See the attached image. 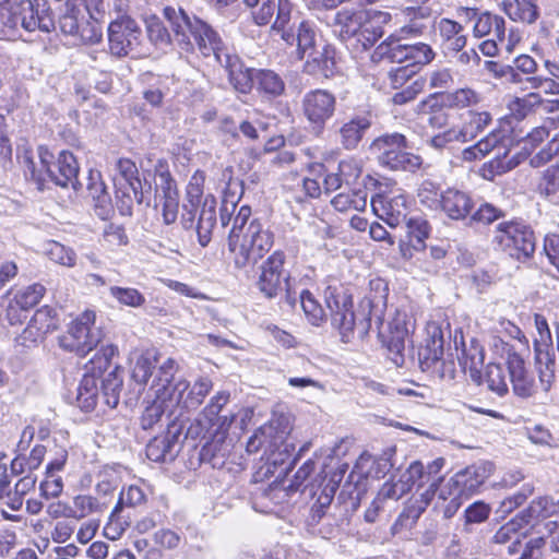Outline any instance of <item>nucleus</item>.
<instances>
[{"instance_id": "nucleus-31", "label": "nucleus", "mask_w": 559, "mask_h": 559, "mask_svg": "<svg viewBox=\"0 0 559 559\" xmlns=\"http://www.w3.org/2000/svg\"><path fill=\"white\" fill-rule=\"evenodd\" d=\"M88 180L87 190L91 198L95 201L96 215L105 219L111 212L110 195L100 180L99 173L91 171Z\"/></svg>"}, {"instance_id": "nucleus-37", "label": "nucleus", "mask_w": 559, "mask_h": 559, "mask_svg": "<svg viewBox=\"0 0 559 559\" xmlns=\"http://www.w3.org/2000/svg\"><path fill=\"white\" fill-rule=\"evenodd\" d=\"M402 36L391 34L374 50V55L386 57L392 62L407 64L408 44H402Z\"/></svg>"}, {"instance_id": "nucleus-43", "label": "nucleus", "mask_w": 559, "mask_h": 559, "mask_svg": "<svg viewBox=\"0 0 559 559\" xmlns=\"http://www.w3.org/2000/svg\"><path fill=\"white\" fill-rule=\"evenodd\" d=\"M528 154L530 152L525 151L524 153H518L510 158L507 155H504L502 158L496 157L491 159L484 167V177L492 180L493 177L510 171L511 169L520 165L527 157Z\"/></svg>"}, {"instance_id": "nucleus-58", "label": "nucleus", "mask_w": 559, "mask_h": 559, "mask_svg": "<svg viewBox=\"0 0 559 559\" xmlns=\"http://www.w3.org/2000/svg\"><path fill=\"white\" fill-rule=\"evenodd\" d=\"M46 253L48 258L55 263H58L67 267H72L75 265V252L71 248H68L61 245L60 242L50 241L48 243Z\"/></svg>"}, {"instance_id": "nucleus-48", "label": "nucleus", "mask_w": 559, "mask_h": 559, "mask_svg": "<svg viewBox=\"0 0 559 559\" xmlns=\"http://www.w3.org/2000/svg\"><path fill=\"white\" fill-rule=\"evenodd\" d=\"M104 511V504L99 500L90 495H79L73 499L72 520L80 521L94 513Z\"/></svg>"}, {"instance_id": "nucleus-10", "label": "nucleus", "mask_w": 559, "mask_h": 559, "mask_svg": "<svg viewBox=\"0 0 559 559\" xmlns=\"http://www.w3.org/2000/svg\"><path fill=\"white\" fill-rule=\"evenodd\" d=\"M324 300L331 313L332 325L340 331L343 342H349L355 328L352 295L342 286H328Z\"/></svg>"}, {"instance_id": "nucleus-53", "label": "nucleus", "mask_w": 559, "mask_h": 559, "mask_svg": "<svg viewBox=\"0 0 559 559\" xmlns=\"http://www.w3.org/2000/svg\"><path fill=\"white\" fill-rule=\"evenodd\" d=\"M340 174H329L324 177L323 188L326 193L337 190L342 186V176H353L358 177L360 174V168L355 162H341L340 163Z\"/></svg>"}, {"instance_id": "nucleus-42", "label": "nucleus", "mask_w": 559, "mask_h": 559, "mask_svg": "<svg viewBox=\"0 0 559 559\" xmlns=\"http://www.w3.org/2000/svg\"><path fill=\"white\" fill-rule=\"evenodd\" d=\"M84 10L75 0H68L63 14L59 19V27L62 33L75 36L85 19Z\"/></svg>"}, {"instance_id": "nucleus-27", "label": "nucleus", "mask_w": 559, "mask_h": 559, "mask_svg": "<svg viewBox=\"0 0 559 559\" xmlns=\"http://www.w3.org/2000/svg\"><path fill=\"white\" fill-rule=\"evenodd\" d=\"M367 21L361 23L357 43L367 49L371 47L383 35L382 26L389 23L391 15L388 12L367 10Z\"/></svg>"}, {"instance_id": "nucleus-36", "label": "nucleus", "mask_w": 559, "mask_h": 559, "mask_svg": "<svg viewBox=\"0 0 559 559\" xmlns=\"http://www.w3.org/2000/svg\"><path fill=\"white\" fill-rule=\"evenodd\" d=\"M155 394V400L148 405L142 416H141V426L143 429L147 430L153 428L155 424H157L164 415H166L173 423H175V413L171 408H168L166 401V396H164V392Z\"/></svg>"}, {"instance_id": "nucleus-33", "label": "nucleus", "mask_w": 559, "mask_h": 559, "mask_svg": "<svg viewBox=\"0 0 559 559\" xmlns=\"http://www.w3.org/2000/svg\"><path fill=\"white\" fill-rule=\"evenodd\" d=\"M311 59L305 63V71L309 74H321L329 78L335 69V50L331 46H324L322 51L310 53Z\"/></svg>"}, {"instance_id": "nucleus-52", "label": "nucleus", "mask_w": 559, "mask_h": 559, "mask_svg": "<svg viewBox=\"0 0 559 559\" xmlns=\"http://www.w3.org/2000/svg\"><path fill=\"white\" fill-rule=\"evenodd\" d=\"M299 299L308 321L312 325L319 326L325 320V312L322 306L309 290H302Z\"/></svg>"}, {"instance_id": "nucleus-13", "label": "nucleus", "mask_w": 559, "mask_h": 559, "mask_svg": "<svg viewBox=\"0 0 559 559\" xmlns=\"http://www.w3.org/2000/svg\"><path fill=\"white\" fill-rule=\"evenodd\" d=\"M285 254L273 252L262 265L258 281L260 292L267 298H274L288 284V275L284 271Z\"/></svg>"}, {"instance_id": "nucleus-1", "label": "nucleus", "mask_w": 559, "mask_h": 559, "mask_svg": "<svg viewBox=\"0 0 559 559\" xmlns=\"http://www.w3.org/2000/svg\"><path fill=\"white\" fill-rule=\"evenodd\" d=\"M163 16L168 22L175 44L180 50L190 52L197 46L203 57H214L218 63H223L224 53L229 50L209 24L195 16L190 17L183 9L171 5L163 9Z\"/></svg>"}, {"instance_id": "nucleus-7", "label": "nucleus", "mask_w": 559, "mask_h": 559, "mask_svg": "<svg viewBox=\"0 0 559 559\" xmlns=\"http://www.w3.org/2000/svg\"><path fill=\"white\" fill-rule=\"evenodd\" d=\"M502 251L518 261L528 260L535 252L533 230L520 222H502L497 225L492 237Z\"/></svg>"}, {"instance_id": "nucleus-23", "label": "nucleus", "mask_w": 559, "mask_h": 559, "mask_svg": "<svg viewBox=\"0 0 559 559\" xmlns=\"http://www.w3.org/2000/svg\"><path fill=\"white\" fill-rule=\"evenodd\" d=\"M368 17L366 9H343L335 13L333 26L343 41L355 39L359 34L361 23Z\"/></svg>"}, {"instance_id": "nucleus-44", "label": "nucleus", "mask_w": 559, "mask_h": 559, "mask_svg": "<svg viewBox=\"0 0 559 559\" xmlns=\"http://www.w3.org/2000/svg\"><path fill=\"white\" fill-rule=\"evenodd\" d=\"M520 514H525L530 523L534 519H545L559 514V499L555 501L550 497H540L533 500L530 507Z\"/></svg>"}, {"instance_id": "nucleus-51", "label": "nucleus", "mask_w": 559, "mask_h": 559, "mask_svg": "<svg viewBox=\"0 0 559 559\" xmlns=\"http://www.w3.org/2000/svg\"><path fill=\"white\" fill-rule=\"evenodd\" d=\"M407 234L409 236V243L415 250L425 249V240L430 233V226L424 218H411L406 222Z\"/></svg>"}, {"instance_id": "nucleus-8", "label": "nucleus", "mask_w": 559, "mask_h": 559, "mask_svg": "<svg viewBox=\"0 0 559 559\" xmlns=\"http://www.w3.org/2000/svg\"><path fill=\"white\" fill-rule=\"evenodd\" d=\"M213 386L209 378H200L191 386L185 379H178L169 391L160 390L168 401V408L175 413V419H179L186 412L197 409Z\"/></svg>"}, {"instance_id": "nucleus-39", "label": "nucleus", "mask_w": 559, "mask_h": 559, "mask_svg": "<svg viewBox=\"0 0 559 559\" xmlns=\"http://www.w3.org/2000/svg\"><path fill=\"white\" fill-rule=\"evenodd\" d=\"M157 361L158 354L155 349H146L136 355L131 372L132 379L139 384H146Z\"/></svg>"}, {"instance_id": "nucleus-47", "label": "nucleus", "mask_w": 559, "mask_h": 559, "mask_svg": "<svg viewBox=\"0 0 559 559\" xmlns=\"http://www.w3.org/2000/svg\"><path fill=\"white\" fill-rule=\"evenodd\" d=\"M417 198L420 205L430 211L438 212L441 198H443V191H440L439 186L433 181L425 180L417 190Z\"/></svg>"}, {"instance_id": "nucleus-49", "label": "nucleus", "mask_w": 559, "mask_h": 559, "mask_svg": "<svg viewBox=\"0 0 559 559\" xmlns=\"http://www.w3.org/2000/svg\"><path fill=\"white\" fill-rule=\"evenodd\" d=\"M331 204L336 211L346 212L348 210L364 211L367 205V195L362 190L353 193H338Z\"/></svg>"}, {"instance_id": "nucleus-61", "label": "nucleus", "mask_w": 559, "mask_h": 559, "mask_svg": "<svg viewBox=\"0 0 559 559\" xmlns=\"http://www.w3.org/2000/svg\"><path fill=\"white\" fill-rule=\"evenodd\" d=\"M437 495V481L433 480L429 487L420 493L418 499H415L411 502L406 510V516L412 518L413 520H417L420 514L426 510V508L430 504L433 497Z\"/></svg>"}, {"instance_id": "nucleus-63", "label": "nucleus", "mask_w": 559, "mask_h": 559, "mask_svg": "<svg viewBox=\"0 0 559 559\" xmlns=\"http://www.w3.org/2000/svg\"><path fill=\"white\" fill-rule=\"evenodd\" d=\"M431 96L439 97L442 104L451 100L452 105H472L481 100L479 95L471 88H461L451 95L437 92Z\"/></svg>"}, {"instance_id": "nucleus-9", "label": "nucleus", "mask_w": 559, "mask_h": 559, "mask_svg": "<svg viewBox=\"0 0 559 559\" xmlns=\"http://www.w3.org/2000/svg\"><path fill=\"white\" fill-rule=\"evenodd\" d=\"M94 322L93 311L83 312L69 325L68 331L59 336V346L78 356L87 355L100 341L99 331L93 328Z\"/></svg>"}, {"instance_id": "nucleus-50", "label": "nucleus", "mask_w": 559, "mask_h": 559, "mask_svg": "<svg viewBox=\"0 0 559 559\" xmlns=\"http://www.w3.org/2000/svg\"><path fill=\"white\" fill-rule=\"evenodd\" d=\"M249 8H255L252 12L254 22L258 25H266L271 22L274 12H278L280 0H243Z\"/></svg>"}, {"instance_id": "nucleus-24", "label": "nucleus", "mask_w": 559, "mask_h": 559, "mask_svg": "<svg viewBox=\"0 0 559 559\" xmlns=\"http://www.w3.org/2000/svg\"><path fill=\"white\" fill-rule=\"evenodd\" d=\"M466 15L474 21L473 32L476 37L493 36L504 41V20L489 12L478 13L474 9H466Z\"/></svg>"}, {"instance_id": "nucleus-4", "label": "nucleus", "mask_w": 559, "mask_h": 559, "mask_svg": "<svg viewBox=\"0 0 559 559\" xmlns=\"http://www.w3.org/2000/svg\"><path fill=\"white\" fill-rule=\"evenodd\" d=\"M20 26L48 33L53 23L48 15H38L31 0H0V38L14 39Z\"/></svg>"}, {"instance_id": "nucleus-40", "label": "nucleus", "mask_w": 559, "mask_h": 559, "mask_svg": "<svg viewBox=\"0 0 559 559\" xmlns=\"http://www.w3.org/2000/svg\"><path fill=\"white\" fill-rule=\"evenodd\" d=\"M145 28L148 40L157 48L166 49L175 44L174 33H169L157 15H148L145 19Z\"/></svg>"}, {"instance_id": "nucleus-11", "label": "nucleus", "mask_w": 559, "mask_h": 559, "mask_svg": "<svg viewBox=\"0 0 559 559\" xmlns=\"http://www.w3.org/2000/svg\"><path fill=\"white\" fill-rule=\"evenodd\" d=\"M142 29L130 16H121L108 26V41L111 55L126 57L141 44Z\"/></svg>"}, {"instance_id": "nucleus-64", "label": "nucleus", "mask_w": 559, "mask_h": 559, "mask_svg": "<svg viewBox=\"0 0 559 559\" xmlns=\"http://www.w3.org/2000/svg\"><path fill=\"white\" fill-rule=\"evenodd\" d=\"M259 87L270 95H280L284 91V82L273 71H260L258 74Z\"/></svg>"}, {"instance_id": "nucleus-28", "label": "nucleus", "mask_w": 559, "mask_h": 559, "mask_svg": "<svg viewBox=\"0 0 559 559\" xmlns=\"http://www.w3.org/2000/svg\"><path fill=\"white\" fill-rule=\"evenodd\" d=\"M198 222L192 228H195L198 241L202 247H206L211 239L214 227L216 226V201L212 195H206L201 209H198Z\"/></svg>"}, {"instance_id": "nucleus-5", "label": "nucleus", "mask_w": 559, "mask_h": 559, "mask_svg": "<svg viewBox=\"0 0 559 559\" xmlns=\"http://www.w3.org/2000/svg\"><path fill=\"white\" fill-rule=\"evenodd\" d=\"M405 136L401 133L384 134L370 144L379 163L392 170L415 171L421 165L419 156L405 151Z\"/></svg>"}, {"instance_id": "nucleus-14", "label": "nucleus", "mask_w": 559, "mask_h": 559, "mask_svg": "<svg viewBox=\"0 0 559 559\" xmlns=\"http://www.w3.org/2000/svg\"><path fill=\"white\" fill-rule=\"evenodd\" d=\"M371 206L374 214L391 227L406 222L408 202L402 192L377 194L371 199Z\"/></svg>"}, {"instance_id": "nucleus-12", "label": "nucleus", "mask_w": 559, "mask_h": 559, "mask_svg": "<svg viewBox=\"0 0 559 559\" xmlns=\"http://www.w3.org/2000/svg\"><path fill=\"white\" fill-rule=\"evenodd\" d=\"M117 176L114 177L115 187L122 193V214H131L133 201L143 202L142 182L134 162L120 158L115 164Z\"/></svg>"}, {"instance_id": "nucleus-26", "label": "nucleus", "mask_w": 559, "mask_h": 559, "mask_svg": "<svg viewBox=\"0 0 559 559\" xmlns=\"http://www.w3.org/2000/svg\"><path fill=\"white\" fill-rule=\"evenodd\" d=\"M228 72L229 82L240 93H248L253 85V70L246 68L237 55L224 53L223 63H219Z\"/></svg>"}, {"instance_id": "nucleus-29", "label": "nucleus", "mask_w": 559, "mask_h": 559, "mask_svg": "<svg viewBox=\"0 0 559 559\" xmlns=\"http://www.w3.org/2000/svg\"><path fill=\"white\" fill-rule=\"evenodd\" d=\"M484 348L478 341L472 338L467 346L463 343L462 355L459 357L460 365L471 379L476 383L483 382L481 368L484 366Z\"/></svg>"}, {"instance_id": "nucleus-57", "label": "nucleus", "mask_w": 559, "mask_h": 559, "mask_svg": "<svg viewBox=\"0 0 559 559\" xmlns=\"http://www.w3.org/2000/svg\"><path fill=\"white\" fill-rule=\"evenodd\" d=\"M33 326L39 331L43 335L51 333L58 328V320L56 319V312L50 307H43L38 309L29 321Z\"/></svg>"}, {"instance_id": "nucleus-18", "label": "nucleus", "mask_w": 559, "mask_h": 559, "mask_svg": "<svg viewBox=\"0 0 559 559\" xmlns=\"http://www.w3.org/2000/svg\"><path fill=\"white\" fill-rule=\"evenodd\" d=\"M530 520L525 514H518L514 519L503 524L492 536V542L497 545L507 546L509 555H515L522 546V538L526 536L525 527Z\"/></svg>"}, {"instance_id": "nucleus-6", "label": "nucleus", "mask_w": 559, "mask_h": 559, "mask_svg": "<svg viewBox=\"0 0 559 559\" xmlns=\"http://www.w3.org/2000/svg\"><path fill=\"white\" fill-rule=\"evenodd\" d=\"M293 5L288 0H280L278 12L272 25V29L281 34V38L287 45H296L297 55L302 59L307 52L313 49L316 44V31L308 21H300L297 27L292 22Z\"/></svg>"}, {"instance_id": "nucleus-41", "label": "nucleus", "mask_w": 559, "mask_h": 559, "mask_svg": "<svg viewBox=\"0 0 559 559\" xmlns=\"http://www.w3.org/2000/svg\"><path fill=\"white\" fill-rule=\"evenodd\" d=\"M122 384V370L119 367H115V369L108 372L103 379L102 396L105 404L110 408H115L119 404Z\"/></svg>"}, {"instance_id": "nucleus-56", "label": "nucleus", "mask_w": 559, "mask_h": 559, "mask_svg": "<svg viewBox=\"0 0 559 559\" xmlns=\"http://www.w3.org/2000/svg\"><path fill=\"white\" fill-rule=\"evenodd\" d=\"M490 511V507L483 501H476L471 504L464 512L463 532L471 533L473 524H480L487 521Z\"/></svg>"}, {"instance_id": "nucleus-19", "label": "nucleus", "mask_w": 559, "mask_h": 559, "mask_svg": "<svg viewBox=\"0 0 559 559\" xmlns=\"http://www.w3.org/2000/svg\"><path fill=\"white\" fill-rule=\"evenodd\" d=\"M423 475L424 465L420 462H413L407 471L404 472L397 480L386 481L382 485L378 493V500L397 501L411 491L416 479L421 478Z\"/></svg>"}, {"instance_id": "nucleus-45", "label": "nucleus", "mask_w": 559, "mask_h": 559, "mask_svg": "<svg viewBox=\"0 0 559 559\" xmlns=\"http://www.w3.org/2000/svg\"><path fill=\"white\" fill-rule=\"evenodd\" d=\"M389 349L393 353L401 354L405 346V338L408 335L405 314L396 313V317L389 322Z\"/></svg>"}, {"instance_id": "nucleus-34", "label": "nucleus", "mask_w": 559, "mask_h": 559, "mask_svg": "<svg viewBox=\"0 0 559 559\" xmlns=\"http://www.w3.org/2000/svg\"><path fill=\"white\" fill-rule=\"evenodd\" d=\"M371 127L370 115L357 116L341 128L342 143L345 148H355L365 132Z\"/></svg>"}, {"instance_id": "nucleus-46", "label": "nucleus", "mask_w": 559, "mask_h": 559, "mask_svg": "<svg viewBox=\"0 0 559 559\" xmlns=\"http://www.w3.org/2000/svg\"><path fill=\"white\" fill-rule=\"evenodd\" d=\"M178 364L173 358H167L164 360L157 368L156 374L153 379L152 389L155 394L160 393V390H171L173 385L176 381H174V377L178 371Z\"/></svg>"}, {"instance_id": "nucleus-22", "label": "nucleus", "mask_w": 559, "mask_h": 559, "mask_svg": "<svg viewBox=\"0 0 559 559\" xmlns=\"http://www.w3.org/2000/svg\"><path fill=\"white\" fill-rule=\"evenodd\" d=\"M473 207V199L467 192L455 188H448L443 191L438 213H443L451 219L460 221L466 218Z\"/></svg>"}, {"instance_id": "nucleus-2", "label": "nucleus", "mask_w": 559, "mask_h": 559, "mask_svg": "<svg viewBox=\"0 0 559 559\" xmlns=\"http://www.w3.org/2000/svg\"><path fill=\"white\" fill-rule=\"evenodd\" d=\"M250 207L242 205L233 218V227L228 236V249L238 269L255 264L273 245L272 234L258 221H250Z\"/></svg>"}, {"instance_id": "nucleus-20", "label": "nucleus", "mask_w": 559, "mask_h": 559, "mask_svg": "<svg viewBox=\"0 0 559 559\" xmlns=\"http://www.w3.org/2000/svg\"><path fill=\"white\" fill-rule=\"evenodd\" d=\"M204 182L205 174L202 170H197L189 180L186 191V203L183 204L180 221L185 229H192L194 225L198 209L205 199V197H203Z\"/></svg>"}, {"instance_id": "nucleus-35", "label": "nucleus", "mask_w": 559, "mask_h": 559, "mask_svg": "<svg viewBox=\"0 0 559 559\" xmlns=\"http://www.w3.org/2000/svg\"><path fill=\"white\" fill-rule=\"evenodd\" d=\"M433 335L427 340L425 347L418 353L419 362L423 370L435 368L443 356V338L441 331L437 326H432Z\"/></svg>"}, {"instance_id": "nucleus-54", "label": "nucleus", "mask_w": 559, "mask_h": 559, "mask_svg": "<svg viewBox=\"0 0 559 559\" xmlns=\"http://www.w3.org/2000/svg\"><path fill=\"white\" fill-rule=\"evenodd\" d=\"M110 295L122 306L140 308L145 304V297L136 288L111 286Z\"/></svg>"}, {"instance_id": "nucleus-25", "label": "nucleus", "mask_w": 559, "mask_h": 559, "mask_svg": "<svg viewBox=\"0 0 559 559\" xmlns=\"http://www.w3.org/2000/svg\"><path fill=\"white\" fill-rule=\"evenodd\" d=\"M508 370L515 395L527 399L536 392L535 381L524 367V360L518 354L508 358Z\"/></svg>"}, {"instance_id": "nucleus-30", "label": "nucleus", "mask_w": 559, "mask_h": 559, "mask_svg": "<svg viewBox=\"0 0 559 559\" xmlns=\"http://www.w3.org/2000/svg\"><path fill=\"white\" fill-rule=\"evenodd\" d=\"M316 467V462L311 459L306 461L296 472L294 476V480L288 485L284 486L282 484H272L270 487L262 493L263 498H267L275 503H280L286 499L288 496L287 490L296 491L298 488L308 479V477L313 473Z\"/></svg>"}, {"instance_id": "nucleus-60", "label": "nucleus", "mask_w": 559, "mask_h": 559, "mask_svg": "<svg viewBox=\"0 0 559 559\" xmlns=\"http://www.w3.org/2000/svg\"><path fill=\"white\" fill-rule=\"evenodd\" d=\"M540 195L546 198L555 195L559 191V165H551L543 171L537 185Z\"/></svg>"}, {"instance_id": "nucleus-3", "label": "nucleus", "mask_w": 559, "mask_h": 559, "mask_svg": "<svg viewBox=\"0 0 559 559\" xmlns=\"http://www.w3.org/2000/svg\"><path fill=\"white\" fill-rule=\"evenodd\" d=\"M47 151H39V167L28 155H24L25 177L35 181L39 190L44 189L45 182L49 179L55 185L67 188L71 186L74 190L79 189L78 180L79 165L74 155L68 151H62L56 163H51Z\"/></svg>"}, {"instance_id": "nucleus-32", "label": "nucleus", "mask_w": 559, "mask_h": 559, "mask_svg": "<svg viewBox=\"0 0 559 559\" xmlns=\"http://www.w3.org/2000/svg\"><path fill=\"white\" fill-rule=\"evenodd\" d=\"M503 12L515 22L533 23L537 11L532 0H496Z\"/></svg>"}, {"instance_id": "nucleus-62", "label": "nucleus", "mask_w": 559, "mask_h": 559, "mask_svg": "<svg viewBox=\"0 0 559 559\" xmlns=\"http://www.w3.org/2000/svg\"><path fill=\"white\" fill-rule=\"evenodd\" d=\"M99 20L100 19L85 17L75 36H78L84 44L99 43L103 37Z\"/></svg>"}, {"instance_id": "nucleus-16", "label": "nucleus", "mask_w": 559, "mask_h": 559, "mask_svg": "<svg viewBox=\"0 0 559 559\" xmlns=\"http://www.w3.org/2000/svg\"><path fill=\"white\" fill-rule=\"evenodd\" d=\"M156 199L162 206V216L165 224L170 225L176 222L179 210V194L176 181L171 178L169 171H162L158 175L156 183Z\"/></svg>"}, {"instance_id": "nucleus-17", "label": "nucleus", "mask_w": 559, "mask_h": 559, "mask_svg": "<svg viewBox=\"0 0 559 559\" xmlns=\"http://www.w3.org/2000/svg\"><path fill=\"white\" fill-rule=\"evenodd\" d=\"M493 465L490 462H480L471 465L452 476V486L459 488L464 498H468L486 481L492 474Z\"/></svg>"}, {"instance_id": "nucleus-55", "label": "nucleus", "mask_w": 559, "mask_h": 559, "mask_svg": "<svg viewBox=\"0 0 559 559\" xmlns=\"http://www.w3.org/2000/svg\"><path fill=\"white\" fill-rule=\"evenodd\" d=\"M485 381L490 391L499 396H503L508 392V383L502 366L489 364L486 368Z\"/></svg>"}, {"instance_id": "nucleus-15", "label": "nucleus", "mask_w": 559, "mask_h": 559, "mask_svg": "<svg viewBox=\"0 0 559 559\" xmlns=\"http://www.w3.org/2000/svg\"><path fill=\"white\" fill-rule=\"evenodd\" d=\"M181 430L175 423L168 424L165 435L153 438L146 445V456L153 462L173 461L179 452Z\"/></svg>"}, {"instance_id": "nucleus-59", "label": "nucleus", "mask_w": 559, "mask_h": 559, "mask_svg": "<svg viewBox=\"0 0 559 559\" xmlns=\"http://www.w3.org/2000/svg\"><path fill=\"white\" fill-rule=\"evenodd\" d=\"M435 53L429 45L424 43H417L413 45H408L407 52V64L414 69H417L420 66L428 64L433 59Z\"/></svg>"}, {"instance_id": "nucleus-21", "label": "nucleus", "mask_w": 559, "mask_h": 559, "mask_svg": "<svg viewBox=\"0 0 559 559\" xmlns=\"http://www.w3.org/2000/svg\"><path fill=\"white\" fill-rule=\"evenodd\" d=\"M46 293L44 285L36 283L19 290L9 302L7 318L11 324L22 321L21 311H27L39 304Z\"/></svg>"}, {"instance_id": "nucleus-38", "label": "nucleus", "mask_w": 559, "mask_h": 559, "mask_svg": "<svg viewBox=\"0 0 559 559\" xmlns=\"http://www.w3.org/2000/svg\"><path fill=\"white\" fill-rule=\"evenodd\" d=\"M98 385L95 373H86L83 376L76 395L78 406L84 412L93 411L97 405Z\"/></svg>"}]
</instances>
